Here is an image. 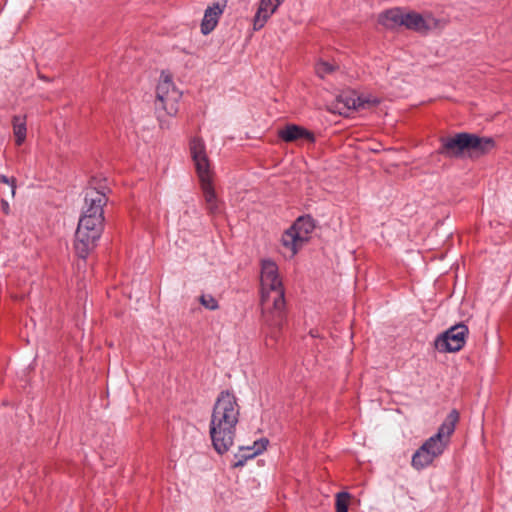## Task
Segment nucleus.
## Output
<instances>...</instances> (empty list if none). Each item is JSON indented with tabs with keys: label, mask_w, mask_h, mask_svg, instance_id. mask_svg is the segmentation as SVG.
Here are the masks:
<instances>
[{
	"label": "nucleus",
	"mask_w": 512,
	"mask_h": 512,
	"mask_svg": "<svg viewBox=\"0 0 512 512\" xmlns=\"http://www.w3.org/2000/svg\"><path fill=\"white\" fill-rule=\"evenodd\" d=\"M275 2L277 3V5L279 6L282 2H284V0H275Z\"/></svg>",
	"instance_id": "29"
},
{
	"label": "nucleus",
	"mask_w": 512,
	"mask_h": 512,
	"mask_svg": "<svg viewBox=\"0 0 512 512\" xmlns=\"http://www.w3.org/2000/svg\"><path fill=\"white\" fill-rule=\"evenodd\" d=\"M468 333L469 330L465 324H455L436 337L435 348L439 352H458L464 347Z\"/></svg>",
	"instance_id": "7"
},
{
	"label": "nucleus",
	"mask_w": 512,
	"mask_h": 512,
	"mask_svg": "<svg viewBox=\"0 0 512 512\" xmlns=\"http://www.w3.org/2000/svg\"><path fill=\"white\" fill-rule=\"evenodd\" d=\"M405 11L402 8L395 7L383 11L378 16V23L388 29H394L404 24Z\"/></svg>",
	"instance_id": "16"
},
{
	"label": "nucleus",
	"mask_w": 512,
	"mask_h": 512,
	"mask_svg": "<svg viewBox=\"0 0 512 512\" xmlns=\"http://www.w3.org/2000/svg\"><path fill=\"white\" fill-rule=\"evenodd\" d=\"M240 406L236 396L228 391L218 395L211 414L209 433L218 454L226 453L234 443L239 422Z\"/></svg>",
	"instance_id": "1"
},
{
	"label": "nucleus",
	"mask_w": 512,
	"mask_h": 512,
	"mask_svg": "<svg viewBox=\"0 0 512 512\" xmlns=\"http://www.w3.org/2000/svg\"><path fill=\"white\" fill-rule=\"evenodd\" d=\"M403 26L420 34H427L437 26V20L430 14L423 16L415 11L405 12Z\"/></svg>",
	"instance_id": "11"
},
{
	"label": "nucleus",
	"mask_w": 512,
	"mask_h": 512,
	"mask_svg": "<svg viewBox=\"0 0 512 512\" xmlns=\"http://www.w3.org/2000/svg\"><path fill=\"white\" fill-rule=\"evenodd\" d=\"M13 133L15 136V143L17 146H21L26 139V117L15 115L12 119Z\"/></svg>",
	"instance_id": "20"
},
{
	"label": "nucleus",
	"mask_w": 512,
	"mask_h": 512,
	"mask_svg": "<svg viewBox=\"0 0 512 512\" xmlns=\"http://www.w3.org/2000/svg\"><path fill=\"white\" fill-rule=\"evenodd\" d=\"M458 420L459 412L453 409L440 425L437 433L428 438L421 446L426 447L432 457L440 456L448 446L450 436L453 434Z\"/></svg>",
	"instance_id": "5"
},
{
	"label": "nucleus",
	"mask_w": 512,
	"mask_h": 512,
	"mask_svg": "<svg viewBox=\"0 0 512 512\" xmlns=\"http://www.w3.org/2000/svg\"><path fill=\"white\" fill-rule=\"evenodd\" d=\"M310 334L312 337H317V334L313 330L310 331Z\"/></svg>",
	"instance_id": "28"
},
{
	"label": "nucleus",
	"mask_w": 512,
	"mask_h": 512,
	"mask_svg": "<svg viewBox=\"0 0 512 512\" xmlns=\"http://www.w3.org/2000/svg\"><path fill=\"white\" fill-rule=\"evenodd\" d=\"M106 189L103 185L86 189L84 198L86 209L83 214H90L91 216L101 214V216H104L103 208L108 201Z\"/></svg>",
	"instance_id": "10"
},
{
	"label": "nucleus",
	"mask_w": 512,
	"mask_h": 512,
	"mask_svg": "<svg viewBox=\"0 0 512 512\" xmlns=\"http://www.w3.org/2000/svg\"><path fill=\"white\" fill-rule=\"evenodd\" d=\"M200 302L205 308L212 311L218 309L219 307L218 301L212 295H202L200 297Z\"/></svg>",
	"instance_id": "25"
},
{
	"label": "nucleus",
	"mask_w": 512,
	"mask_h": 512,
	"mask_svg": "<svg viewBox=\"0 0 512 512\" xmlns=\"http://www.w3.org/2000/svg\"><path fill=\"white\" fill-rule=\"evenodd\" d=\"M278 136L284 142L291 143L298 140H304L309 143L315 142L314 134L308 129L296 125V124H288L284 128L278 131Z\"/></svg>",
	"instance_id": "13"
},
{
	"label": "nucleus",
	"mask_w": 512,
	"mask_h": 512,
	"mask_svg": "<svg viewBox=\"0 0 512 512\" xmlns=\"http://www.w3.org/2000/svg\"><path fill=\"white\" fill-rule=\"evenodd\" d=\"M203 195L207 204V210L210 214H217L219 212V205L217 196L212 184L211 175L199 177Z\"/></svg>",
	"instance_id": "15"
},
{
	"label": "nucleus",
	"mask_w": 512,
	"mask_h": 512,
	"mask_svg": "<svg viewBox=\"0 0 512 512\" xmlns=\"http://www.w3.org/2000/svg\"><path fill=\"white\" fill-rule=\"evenodd\" d=\"M225 7L226 4L220 5L219 3L207 7L201 22V33L203 35H208L215 29Z\"/></svg>",
	"instance_id": "14"
},
{
	"label": "nucleus",
	"mask_w": 512,
	"mask_h": 512,
	"mask_svg": "<svg viewBox=\"0 0 512 512\" xmlns=\"http://www.w3.org/2000/svg\"><path fill=\"white\" fill-rule=\"evenodd\" d=\"M315 70L320 78H324L335 70V66L326 61H320L316 64Z\"/></svg>",
	"instance_id": "24"
},
{
	"label": "nucleus",
	"mask_w": 512,
	"mask_h": 512,
	"mask_svg": "<svg viewBox=\"0 0 512 512\" xmlns=\"http://www.w3.org/2000/svg\"><path fill=\"white\" fill-rule=\"evenodd\" d=\"M1 208L5 214H9V211H10L9 203L4 199L1 200Z\"/></svg>",
	"instance_id": "27"
},
{
	"label": "nucleus",
	"mask_w": 512,
	"mask_h": 512,
	"mask_svg": "<svg viewBox=\"0 0 512 512\" xmlns=\"http://www.w3.org/2000/svg\"><path fill=\"white\" fill-rule=\"evenodd\" d=\"M359 101L357 102V110L370 108L380 103V100L376 97H370L365 95L358 96Z\"/></svg>",
	"instance_id": "23"
},
{
	"label": "nucleus",
	"mask_w": 512,
	"mask_h": 512,
	"mask_svg": "<svg viewBox=\"0 0 512 512\" xmlns=\"http://www.w3.org/2000/svg\"><path fill=\"white\" fill-rule=\"evenodd\" d=\"M437 149L439 155L449 159H460L467 155L468 132H459L454 135L441 137Z\"/></svg>",
	"instance_id": "8"
},
{
	"label": "nucleus",
	"mask_w": 512,
	"mask_h": 512,
	"mask_svg": "<svg viewBox=\"0 0 512 512\" xmlns=\"http://www.w3.org/2000/svg\"><path fill=\"white\" fill-rule=\"evenodd\" d=\"M315 228V221L310 215L300 216L282 235V244L294 256L309 240Z\"/></svg>",
	"instance_id": "4"
},
{
	"label": "nucleus",
	"mask_w": 512,
	"mask_h": 512,
	"mask_svg": "<svg viewBox=\"0 0 512 512\" xmlns=\"http://www.w3.org/2000/svg\"><path fill=\"white\" fill-rule=\"evenodd\" d=\"M189 150L198 177L209 175L210 161L206 152L204 140L198 136L192 137L189 141Z\"/></svg>",
	"instance_id": "9"
},
{
	"label": "nucleus",
	"mask_w": 512,
	"mask_h": 512,
	"mask_svg": "<svg viewBox=\"0 0 512 512\" xmlns=\"http://www.w3.org/2000/svg\"><path fill=\"white\" fill-rule=\"evenodd\" d=\"M0 182L4 183V184L11 185L12 195L15 194V189H16V180H15V178H13V177L12 178H8L7 176L0 174Z\"/></svg>",
	"instance_id": "26"
},
{
	"label": "nucleus",
	"mask_w": 512,
	"mask_h": 512,
	"mask_svg": "<svg viewBox=\"0 0 512 512\" xmlns=\"http://www.w3.org/2000/svg\"><path fill=\"white\" fill-rule=\"evenodd\" d=\"M350 498L351 495L348 492L342 491L337 493L335 501L336 512H348Z\"/></svg>",
	"instance_id": "22"
},
{
	"label": "nucleus",
	"mask_w": 512,
	"mask_h": 512,
	"mask_svg": "<svg viewBox=\"0 0 512 512\" xmlns=\"http://www.w3.org/2000/svg\"><path fill=\"white\" fill-rule=\"evenodd\" d=\"M496 146L495 140L492 137H481L475 133L468 132V150L469 156H483L492 151Z\"/></svg>",
	"instance_id": "12"
},
{
	"label": "nucleus",
	"mask_w": 512,
	"mask_h": 512,
	"mask_svg": "<svg viewBox=\"0 0 512 512\" xmlns=\"http://www.w3.org/2000/svg\"><path fill=\"white\" fill-rule=\"evenodd\" d=\"M434 459L435 458L426 450V447L420 446L412 456L411 465L416 470H422L429 466Z\"/></svg>",
	"instance_id": "19"
},
{
	"label": "nucleus",
	"mask_w": 512,
	"mask_h": 512,
	"mask_svg": "<svg viewBox=\"0 0 512 512\" xmlns=\"http://www.w3.org/2000/svg\"><path fill=\"white\" fill-rule=\"evenodd\" d=\"M261 305L265 323L280 331L286 322L285 293L278 266L270 259L261 262Z\"/></svg>",
	"instance_id": "2"
},
{
	"label": "nucleus",
	"mask_w": 512,
	"mask_h": 512,
	"mask_svg": "<svg viewBox=\"0 0 512 512\" xmlns=\"http://www.w3.org/2000/svg\"><path fill=\"white\" fill-rule=\"evenodd\" d=\"M277 3L272 0H260L259 7L253 19L254 30H260L264 27L269 17L277 10Z\"/></svg>",
	"instance_id": "17"
},
{
	"label": "nucleus",
	"mask_w": 512,
	"mask_h": 512,
	"mask_svg": "<svg viewBox=\"0 0 512 512\" xmlns=\"http://www.w3.org/2000/svg\"><path fill=\"white\" fill-rule=\"evenodd\" d=\"M104 227V216L101 214H83L79 219L75 233L74 248L79 258L86 259L96 247Z\"/></svg>",
	"instance_id": "3"
},
{
	"label": "nucleus",
	"mask_w": 512,
	"mask_h": 512,
	"mask_svg": "<svg viewBox=\"0 0 512 512\" xmlns=\"http://www.w3.org/2000/svg\"><path fill=\"white\" fill-rule=\"evenodd\" d=\"M358 95L354 92H344L337 97L338 105H343L347 110H357Z\"/></svg>",
	"instance_id": "21"
},
{
	"label": "nucleus",
	"mask_w": 512,
	"mask_h": 512,
	"mask_svg": "<svg viewBox=\"0 0 512 512\" xmlns=\"http://www.w3.org/2000/svg\"><path fill=\"white\" fill-rule=\"evenodd\" d=\"M181 96L182 94L176 89L171 76L162 72L156 87V109L161 108L170 116L176 115Z\"/></svg>",
	"instance_id": "6"
},
{
	"label": "nucleus",
	"mask_w": 512,
	"mask_h": 512,
	"mask_svg": "<svg viewBox=\"0 0 512 512\" xmlns=\"http://www.w3.org/2000/svg\"><path fill=\"white\" fill-rule=\"evenodd\" d=\"M268 440L265 438L260 439L259 441H255L252 447L241 448V451H246L247 453H238L235 454V461L233 463V467H242L246 463L248 459L254 458L256 455L260 454L267 447Z\"/></svg>",
	"instance_id": "18"
}]
</instances>
